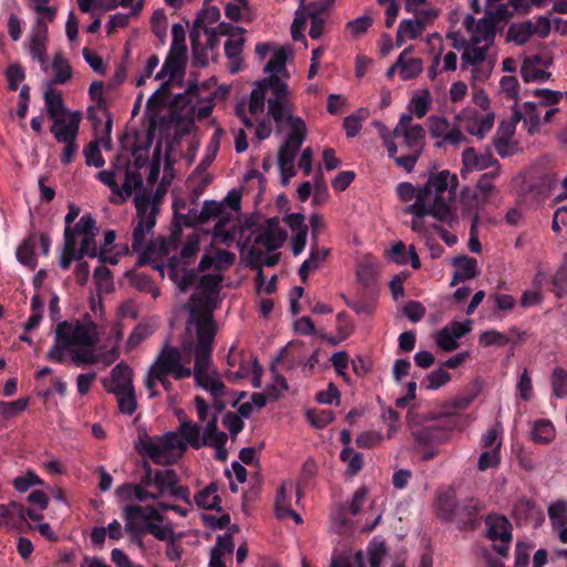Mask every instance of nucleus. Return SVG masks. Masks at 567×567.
I'll return each instance as SVG.
<instances>
[{
  "label": "nucleus",
  "mask_w": 567,
  "mask_h": 567,
  "mask_svg": "<svg viewBox=\"0 0 567 567\" xmlns=\"http://www.w3.org/2000/svg\"><path fill=\"white\" fill-rule=\"evenodd\" d=\"M96 323L86 313L82 320L61 321L54 330V341L45 354L53 363L63 364L66 353L76 367L95 364L99 358L92 348L99 342Z\"/></svg>",
  "instance_id": "obj_1"
},
{
  "label": "nucleus",
  "mask_w": 567,
  "mask_h": 567,
  "mask_svg": "<svg viewBox=\"0 0 567 567\" xmlns=\"http://www.w3.org/2000/svg\"><path fill=\"white\" fill-rule=\"evenodd\" d=\"M380 137L390 158L399 167L412 172L424 151L426 131L421 124L412 123L410 114H402L393 131L377 122Z\"/></svg>",
  "instance_id": "obj_2"
},
{
  "label": "nucleus",
  "mask_w": 567,
  "mask_h": 567,
  "mask_svg": "<svg viewBox=\"0 0 567 567\" xmlns=\"http://www.w3.org/2000/svg\"><path fill=\"white\" fill-rule=\"evenodd\" d=\"M179 433L194 450H199L203 446H209L216 450V457L220 461L227 458L228 452L226 443L228 436L225 432L218 431L217 419L213 416L206 423L203 435L200 436V426L190 420L182 421L179 425Z\"/></svg>",
  "instance_id": "obj_3"
},
{
  "label": "nucleus",
  "mask_w": 567,
  "mask_h": 567,
  "mask_svg": "<svg viewBox=\"0 0 567 567\" xmlns=\"http://www.w3.org/2000/svg\"><path fill=\"white\" fill-rule=\"evenodd\" d=\"M300 7L296 10L295 19L291 24V35H303L306 27L309 23V35H322L324 32H330L329 23V9L336 0H320L303 4L306 0H299Z\"/></svg>",
  "instance_id": "obj_4"
},
{
  "label": "nucleus",
  "mask_w": 567,
  "mask_h": 567,
  "mask_svg": "<svg viewBox=\"0 0 567 567\" xmlns=\"http://www.w3.org/2000/svg\"><path fill=\"white\" fill-rule=\"evenodd\" d=\"M443 419L436 424L412 429L411 434L417 447H437L447 443L455 430H462L458 419Z\"/></svg>",
  "instance_id": "obj_5"
},
{
  "label": "nucleus",
  "mask_w": 567,
  "mask_h": 567,
  "mask_svg": "<svg viewBox=\"0 0 567 567\" xmlns=\"http://www.w3.org/2000/svg\"><path fill=\"white\" fill-rule=\"evenodd\" d=\"M199 92H209L208 85L199 86L197 83H192L184 93L176 94L172 100V107L174 113L177 111H185V116H196L198 121H203L210 116L214 104L208 103L200 107L194 105V101L199 102Z\"/></svg>",
  "instance_id": "obj_6"
},
{
  "label": "nucleus",
  "mask_w": 567,
  "mask_h": 567,
  "mask_svg": "<svg viewBox=\"0 0 567 567\" xmlns=\"http://www.w3.org/2000/svg\"><path fill=\"white\" fill-rule=\"evenodd\" d=\"M482 388L480 382L476 380L471 383L465 393L457 395L456 398L445 402L442 405V411L440 413L430 412L424 415V420L427 421H440L441 417L445 419H458L460 424L463 426L464 417L458 416V412L466 410L474 400L478 396Z\"/></svg>",
  "instance_id": "obj_7"
},
{
  "label": "nucleus",
  "mask_w": 567,
  "mask_h": 567,
  "mask_svg": "<svg viewBox=\"0 0 567 567\" xmlns=\"http://www.w3.org/2000/svg\"><path fill=\"white\" fill-rule=\"evenodd\" d=\"M81 121L82 113L75 111L70 114V120L66 125L63 127H56V131L50 130L56 142L64 144V148L60 157L64 165L70 164L79 151L78 136Z\"/></svg>",
  "instance_id": "obj_8"
},
{
  "label": "nucleus",
  "mask_w": 567,
  "mask_h": 567,
  "mask_svg": "<svg viewBox=\"0 0 567 567\" xmlns=\"http://www.w3.org/2000/svg\"><path fill=\"white\" fill-rule=\"evenodd\" d=\"M529 0H485V9L499 23H505L516 13L529 10Z\"/></svg>",
  "instance_id": "obj_9"
},
{
  "label": "nucleus",
  "mask_w": 567,
  "mask_h": 567,
  "mask_svg": "<svg viewBox=\"0 0 567 567\" xmlns=\"http://www.w3.org/2000/svg\"><path fill=\"white\" fill-rule=\"evenodd\" d=\"M481 509L482 505L478 499L465 498L460 502L452 522L460 530H475L481 525Z\"/></svg>",
  "instance_id": "obj_10"
},
{
  "label": "nucleus",
  "mask_w": 567,
  "mask_h": 567,
  "mask_svg": "<svg viewBox=\"0 0 567 567\" xmlns=\"http://www.w3.org/2000/svg\"><path fill=\"white\" fill-rule=\"evenodd\" d=\"M192 316L197 317V342L194 350L213 352V342L216 334V329L213 321L212 310L206 308L202 313H199L197 309H193Z\"/></svg>",
  "instance_id": "obj_11"
},
{
  "label": "nucleus",
  "mask_w": 567,
  "mask_h": 567,
  "mask_svg": "<svg viewBox=\"0 0 567 567\" xmlns=\"http://www.w3.org/2000/svg\"><path fill=\"white\" fill-rule=\"evenodd\" d=\"M43 99L48 116L53 122L50 130L56 131V127H63L66 125L72 112L65 107L62 93L55 89L48 87L44 92Z\"/></svg>",
  "instance_id": "obj_12"
},
{
  "label": "nucleus",
  "mask_w": 567,
  "mask_h": 567,
  "mask_svg": "<svg viewBox=\"0 0 567 567\" xmlns=\"http://www.w3.org/2000/svg\"><path fill=\"white\" fill-rule=\"evenodd\" d=\"M452 39L455 41L462 40V43L465 44L462 53V63L476 66L487 58V51L493 47L495 38H470L468 43L465 42V38Z\"/></svg>",
  "instance_id": "obj_13"
},
{
  "label": "nucleus",
  "mask_w": 567,
  "mask_h": 567,
  "mask_svg": "<svg viewBox=\"0 0 567 567\" xmlns=\"http://www.w3.org/2000/svg\"><path fill=\"white\" fill-rule=\"evenodd\" d=\"M175 471L172 468L167 470H153L147 461L142 464V474L138 477V485H143L145 488L154 486L156 487L155 494L163 496V485L174 484Z\"/></svg>",
  "instance_id": "obj_14"
},
{
  "label": "nucleus",
  "mask_w": 567,
  "mask_h": 567,
  "mask_svg": "<svg viewBox=\"0 0 567 567\" xmlns=\"http://www.w3.org/2000/svg\"><path fill=\"white\" fill-rule=\"evenodd\" d=\"M413 13V18L401 21L396 35H420L439 16L436 9H425Z\"/></svg>",
  "instance_id": "obj_15"
},
{
  "label": "nucleus",
  "mask_w": 567,
  "mask_h": 567,
  "mask_svg": "<svg viewBox=\"0 0 567 567\" xmlns=\"http://www.w3.org/2000/svg\"><path fill=\"white\" fill-rule=\"evenodd\" d=\"M388 555L385 540L374 537L367 546V555L359 550L354 554V564L357 567H367L365 558L368 557L370 567H382V561Z\"/></svg>",
  "instance_id": "obj_16"
},
{
  "label": "nucleus",
  "mask_w": 567,
  "mask_h": 567,
  "mask_svg": "<svg viewBox=\"0 0 567 567\" xmlns=\"http://www.w3.org/2000/svg\"><path fill=\"white\" fill-rule=\"evenodd\" d=\"M465 30L472 35H496L498 23L485 9L484 16L476 19L473 14H466L463 19Z\"/></svg>",
  "instance_id": "obj_17"
},
{
  "label": "nucleus",
  "mask_w": 567,
  "mask_h": 567,
  "mask_svg": "<svg viewBox=\"0 0 567 567\" xmlns=\"http://www.w3.org/2000/svg\"><path fill=\"white\" fill-rule=\"evenodd\" d=\"M134 202L138 218L137 225H142L147 231H152L156 225V216L158 214L156 204L152 203L151 196L145 193L136 195Z\"/></svg>",
  "instance_id": "obj_18"
},
{
  "label": "nucleus",
  "mask_w": 567,
  "mask_h": 567,
  "mask_svg": "<svg viewBox=\"0 0 567 567\" xmlns=\"http://www.w3.org/2000/svg\"><path fill=\"white\" fill-rule=\"evenodd\" d=\"M426 183L436 194L435 196H443V193L446 190L451 198L456 196V189L458 186L457 176L455 174H451L447 169L431 174Z\"/></svg>",
  "instance_id": "obj_19"
},
{
  "label": "nucleus",
  "mask_w": 567,
  "mask_h": 567,
  "mask_svg": "<svg viewBox=\"0 0 567 567\" xmlns=\"http://www.w3.org/2000/svg\"><path fill=\"white\" fill-rule=\"evenodd\" d=\"M115 169L123 168L125 171L124 183L121 187L122 198L130 197L135 189H140L143 185L142 175L138 172H132L130 168V161L125 157L117 156L112 162Z\"/></svg>",
  "instance_id": "obj_20"
},
{
  "label": "nucleus",
  "mask_w": 567,
  "mask_h": 567,
  "mask_svg": "<svg viewBox=\"0 0 567 567\" xmlns=\"http://www.w3.org/2000/svg\"><path fill=\"white\" fill-rule=\"evenodd\" d=\"M89 95L90 99L96 103V107L106 113L107 120L103 128L104 137L102 138V142L105 143L106 147H109L111 144L112 117L107 113V102L104 96V83L102 81L92 82L89 89Z\"/></svg>",
  "instance_id": "obj_21"
},
{
  "label": "nucleus",
  "mask_w": 567,
  "mask_h": 567,
  "mask_svg": "<svg viewBox=\"0 0 567 567\" xmlns=\"http://www.w3.org/2000/svg\"><path fill=\"white\" fill-rule=\"evenodd\" d=\"M181 359L178 349L165 347L150 368L147 374H171Z\"/></svg>",
  "instance_id": "obj_22"
},
{
  "label": "nucleus",
  "mask_w": 567,
  "mask_h": 567,
  "mask_svg": "<svg viewBox=\"0 0 567 567\" xmlns=\"http://www.w3.org/2000/svg\"><path fill=\"white\" fill-rule=\"evenodd\" d=\"M38 243V234L31 233L25 237L22 243L17 247L16 257L17 260L29 268L34 270L38 266V259L35 255V246Z\"/></svg>",
  "instance_id": "obj_23"
},
{
  "label": "nucleus",
  "mask_w": 567,
  "mask_h": 567,
  "mask_svg": "<svg viewBox=\"0 0 567 567\" xmlns=\"http://www.w3.org/2000/svg\"><path fill=\"white\" fill-rule=\"evenodd\" d=\"M22 513V504L16 501L0 504V527L9 530H20Z\"/></svg>",
  "instance_id": "obj_24"
},
{
  "label": "nucleus",
  "mask_w": 567,
  "mask_h": 567,
  "mask_svg": "<svg viewBox=\"0 0 567 567\" xmlns=\"http://www.w3.org/2000/svg\"><path fill=\"white\" fill-rule=\"evenodd\" d=\"M458 504L454 491L439 493L435 502L437 518L447 523L452 522Z\"/></svg>",
  "instance_id": "obj_25"
},
{
  "label": "nucleus",
  "mask_w": 567,
  "mask_h": 567,
  "mask_svg": "<svg viewBox=\"0 0 567 567\" xmlns=\"http://www.w3.org/2000/svg\"><path fill=\"white\" fill-rule=\"evenodd\" d=\"M292 107L289 99L268 100V115L275 121L277 132H281L289 115H293Z\"/></svg>",
  "instance_id": "obj_26"
},
{
  "label": "nucleus",
  "mask_w": 567,
  "mask_h": 567,
  "mask_svg": "<svg viewBox=\"0 0 567 567\" xmlns=\"http://www.w3.org/2000/svg\"><path fill=\"white\" fill-rule=\"evenodd\" d=\"M403 80L416 78L422 72V61L412 56V48L404 49L396 60Z\"/></svg>",
  "instance_id": "obj_27"
},
{
  "label": "nucleus",
  "mask_w": 567,
  "mask_h": 567,
  "mask_svg": "<svg viewBox=\"0 0 567 567\" xmlns=\"http://www.w3.org/2000/svg\"><path fill=\"white\" fill-rule=\"evenodd\" d=\"M488 525L487 536L491 540H501L502 543H509L512 540L511 524L504 516L486 517Z\"/></svg>",
  "instance_id": "obj_28"
},
{
  "label": "nucleus",
  "mask_w": 567,
  "mask_h": 567,
  "mask_svg": "<svg viewBox=\"0 0 567 567\" xmlns=\"http://www.w3.org/2000/svg\"><path fill=\"white\" fill-rule=\"evenodd\" d=\"M248 258H249L250 267L258 269L257 286L260 287L261 285H264V281H265V277H264L260 266L261 265H265L267 267L276 266L279 261V255L278 254L265 255L261 249L257 248L256 246H252L248 251Z\"/></svg>",
  "instance_id": "obj_29"
},
{
  "label": "nucleus",
  "mask_w": 567,
  "mask_h": 567,
  "mask_svg": "<svg viewBox=\"0 0 567 567\" xmlns=\"http://www.w3.org/2000/svg\"><path fill=\"white\" fill-rule=\"evenodd\" d=\"M287 238L284 229H259L255 237V245H260L270 252L280 248Z\"/></svg>",
  "instance_id": "obj_30"
},
{
  "label": "nucleus",
  "mask_w": 567,
  "mask_h": 567,
  "mask_svg": "<svg viewBox=\"0 0 567 567\" xmlns=\"http://www.w3.org/2000/svg\"><path fill=\"white\" fill-rule=\"evenodd\" d=\"M217 492L218 484L212 482L195 495L194 501L199 508L221 512V498L217 495Z\"/></svg>",
  "instance_id": "obj_31"
},
{
  "label": "nucleus",
  "mask_w": 567,
  "mask_h": 567,
  "mask_svg": "<svg viewBox=\"0 0 567 567\" xmlns=\"http://www.w3.org/2000/svg\"><path fill=\"white\" fill-rule=\"evenodd\" d=\"M288 353V346L279 351L278 357L275 359L270 367V371L274 374V383L267 386V395L274 400H278L284 391L288 390V383L284 375L279 374L276 370L275 364L284 361Z\"/></svg>",
  "instance_id": "obj_32"
},
{
  "label": "nucleus",
  "mask_w": 567,
  "mask_h": 567,
  "mask_svg": "<svg viewBox=\"0 0 567 567\" xmlns=\"http://www.w3.org/2000/svg\"><path fill=\"white\" fill-rule=\"evenodd\" d=\"M258 84L265 89L266 94L271 92L272 96L268 100H282L290 96L288 84L278 74H269V76L259 81Z\"/></svg>",
  "instance_id": "obj_33"
},
{
  "label": "nucleus",
  "mask_w": 567,
  "mask_h": 567,
  "mask_svg": "<svg viewBox=\"0 0 567 567\" xmlns=\"http://www.w3.org/2000/svg\"><path fill=\"white\" fill-rule=\"evenodd\" d=\"M454 265L456 266L457 270L453 276V280L451 282L452 286L458 284L460 281L472 279L477 275V262L474 258L467 256L455 257Z\"/></svg>",
  "instance_id": "obj_34"
},
{
  "label": "nucleus",
  "mask_w": 567,
  "mask_h": 567,
  "mask_svg": "<svg viewBox=\"0 0 567 567\" xmlns=\"http://www.w3.org/2000/svg\"><path fill=\"white\" fill-rule=\"evenodd\" d=\"M549 20L545 17H539L537 25L533 21H523L511 25L507 35H537V29L540 28L543 33L549 32Z\"/></svg>",
  "instance_id": "obj_35"
},
{
  "label": "nucleus",
  "mask_w": 567,
  "mask_h": 567,
  "mask_svg": "<svg viewBox=\"0 0 567 567\" xmlns=\"http://www.w3.org/2000/svg\"><path fill=\"white\" fill-rule=\"evenodd\" d=\"M286 124L290 126V132L285 144L293 146L295 150H300L307 136V126L305 121L299 116L289 115Z\"/></svg>",
  "instance_id": "obj_36"
},
{
  "label": "nucleus",
  "mask_w": 567,
  "mask_h": 567,
  "mask_svg": "<svg viewBox=\"0 0 567 567\" xmlns=\"http://www.w3.org/2000/svg\"><path fill=\"white\" fill-rule=\"evenodd\" d=\"M136 449L140 454L148 456L156 464H163L168 456L163 444H159L147 436L140 439Z\"/></svg>",
  "instance_id": "obj_37"
},
{
  "label": "nucleus",
  "mask_w": 567,
  "mask_h": 567,
  "mask_svg": "<svg viewBox=\"0 0 567 567\" xmlns=\"http://www.w3.org/2000/svg\"><path fill=\"white\" fill-rule=\"evenodd\" d=\"M289 55H292V50L288 47H275L274 53L264 71L269 74H279L286 72V63Z\"/></svg>",
  "instance_id": "obj_38"
},
{
  "label": "nucleus",
  "mask_w": 567,
  "mask_h": 567,
  "mask_svg": "<svg viewBox=\"0 0 567 567\" xmlns=\"http://www.w3.org/2000/svg\"><path fill=\"white\" fill-rule=\"evenodd\" d=\"M109 392L116 396L121 413L132 415L136 411L137 402L134 386L125 385L121 390H109Z\"/></svg>",
  "instance_id": "obj_39"
},
{
  "label": "nucleus",
  "mask_w": 567,
  "mask_h": 567,
  "mask_svg": "<svg viewBox=\"0 0 567 567\" xmlns=\"http://www.w3.org/2000/svg\"><path fill=\"white\" fill-rule=\"evenodd\" d=\"M185 68L186 63L181 64L179 66V59L167 54L159 73L156 75V79H162L168 75L171 81L177 82L178 86L182 87L183 78L185 75Z\"/></svg>",
  "instance_id": "obj_40"
},
{
  "label": "nucleus",
  "mask_w": 567,
  "mask_h": 567,
  "mask_svg": "<svg viewBox=\"0 0 567 567\" xmlns=\"http://www.w3.org/2000/svg\"><path fill=\"white\" fill-rule=\"evenodd\" d=\"M125 519H143L163 522L164 516L154 506L127 505L124 508Z\"/></svg>",
  "instance_id": "obj_41"
},
{
  "label": "nucleus",
  "mask_w": 567,
  "mask_h": 567,
  "mask_svg": "<svg viewBox=\"0 0 567 567\" xmlns=\"http://www.w3.org/2000/svg\"><path fill=\"white\" fill-rule=\"evenodd\" d=\"M192 47H193V63L196 66L203 68L208 63V54L207 50H213L219 43V38H206L205 45L207 48H202L203 42L202 38H190Z\"/></svg>",
  "instance_id": "obj_42"
},
{
  "label": "nucleus",
  "mask_w": 567,
  "mask_h": 567,
  "mask_svg": "<svg viewBox=\"0 0 567 567\" xmlns=\"http://www.w3.org/2000/svg\"><path fill=\"white\" fill-rule=\"evenodd\" d=\"M430 215L441 223L452 226L456 221V216L450 204L443 196H435L431 205Z\"/></svg>",
  "instance_id": "obj_43"
},
{
  "label": "nucleus",
  "mask_w": 567,
  "mask_h": 567,
  "mask_svg": "<svg viewBox=\"0 0 567 567\" xmlns=\"http://www.w3.org/2000/svg\"><path fill=\"white\" fill-rule=\"evenodd\" d=\"M235 3H227L225 16L231 21H250L252 11L248 0H234Z\"/></svg>",
  "instance_id": "obj_44"
},
{
  "label": "nucleus",
  "mask_w": 567,
  "mask_h": 567,
  "mask_svg": "<svg viewBox=\"0 0 567 567\" xmlns=\"http://www.w3.org/2000/svg\"><path fill=\"white\" fill-rule=\"evenodd\" d=\"M113 385L109 390H121L123 386H134L132 380V370L125 362L117 363L111 371Z\"/></svg>",
  "instance_id": "obj_45"
},
{
  "label": "nucleus",
  "mask_w": 567,
  "mask_h": 567,
  "mask_svg": "<svg viewBox=\"0 0 567 567\" xmlns=\"http://www.w3.org/2000/svg\"><path fill=\"white\" fill-rule=\"evenodd\" d=\"M340 460L347 463L346 474L353 477L363 468V455L354 452L351 447H344L340 453Z\"/></svg>",
  "instance_id": "obj_46"
},
{
  "label": "nucleus",
  "mask_w": 567,
  "mask_h": 567,
  "mask_svg": "<svg viewBox=\"0 0 567 567\" xmlns=\"http://www.w3.org/2000/svg\"><path fill=\"white\" fill-rule=\"evenodd\" d=\"M555 437V429L548 420L535 421L532 430V440L538 444H547Z\"/></svg>",
  "instance_id": "obj_47"
},
{
  "label": "nucleus",
  "mask_w": 567,
  "mask_h": 567,
  "mask_svg": "<svg viewBox=\"0 0 567 567\" xmlns=\"http://www.w3.org/2000/svg\"><path fill=\"white\" fill-rule=\"evenodd\" d=\"M495 193V186L493 183H489L483 178L480 177L475 190L473 193V207H475L476 210L482 208L484 205H486L492 195Z\"/></svg>",
  "instance_id": "obj_48"
},
{
  "label": "nucleus",
  "mask_w": 567,
  "mask_h": 567,
  "mask_svg": "<svg viewBox=\"0 0 567 567\" xmlns=\"http://www.w3.org/2000/svg\"><path fill=\"white\" fill-rule=\"evenodd\" d=\"M231 221V215L226 214V216H221L214 228V237L218 239L221 244L229 245L235 240L236 236V226L233 225L231 228H227L228 224Z\"/></svg>",
  "instance_id": "obj_49"
},
{
  "label": "nucleus",
  "mask_w": 567,
  "mask_h": 567,
  "mask_svg": "<svg viewBox=\"0 0 567 567\" xmlns=\"http://www.w3.org/2000/svg\"><path fill=\"white\" fill-rule=\"evenodd\" d=\"M515 124L503 121L497 130V138L495 141V147L497 151V154L501 157H506L508 155V152L506 151V147L508 145L509 140L515 133Z\"/></svg>",
  "instance_id": "obj_50"
},
{
  "label": "nucleus",
  "mask_w": 567,
  "mask_h": 567,
  "mask_svg": "<svg viewBox=\"0 0 567 567\" xmlns=\"http://www.w3.org/2000/svg\"><path fill=\"white\" fill-rule=\"evenodd\" d=\"M549 291L554 293L557 299H563L567 296V266L561 265L549 279Z\"/></svg>",
  "instance_id": "obj_51"
},
{
  "label": "nucleus",
  "mask_w": 567,
  "mask_h": 567,
  "mask_svg": "<svg viewBox=\"0 0 567 567\" xmlns=\"http://www.w3.org/2000/svg\"><path fill=\"white\" fill-rule=\"evenodd\" d=\"M219 19V11L216 8H210L207 10L202 11L196 21L194 30L192 31L190 35H198L200 32V27L203 25V31L205 35H217L214 30L208 29L206 23H214Z\"/></svg>",
  "instance_id": "obj_52"
},
{
  "label": "nucleus",
  "mask_w": 567,
  "mask_h": 567,
  "mask_svg": "<svg viewBox=\"0 0 567 567\" xmlns=\"http://www.w3.org/2000/svg\"><path fill=\"white\" fill-rule=\"evenodd\" d=\"M471 114L474 115V124L477 125V128H471L470 125H466V131L471 135L484 137L494 125V114L487 113L485 115H480L477 111H471Z\"/></svg>",
  "instance_id": "obj_53"
},
{
  "label": "nucleus",
  "mask_w": 567,
  "mask_h": 567,
  "mask_svg": "<svg viewBox=\"0 0 567 567\" xmlns=\"http://www.w3.org/2000/svg\"><path fill=\"white\" fill-rule=\"evenodd\" d=\"M225 207L223 204L217 203L215 200H205L202 209L197 214V221L200 224H206L213 218H220L221 216H226Z\"/></svg>",
  "instance_id": "obj_54"
},
{
  "label": "nucleus",
  "mask_w": 567,
  "mask_h": 567,
  "mask_svg": "<svg viewBox=\"0 0 567 567\" xmlns=\"http://www.w3.org/2000/svg\"><path fill=\"white\" fill-rule=\"evenodd\" d=\"M431 106V96L429 91H424L422 94L412 97L409 103V113L412 117L415 115L417 118H422L426 115Z\"/></svg>",
  "instance_id": "obj_55"
},
{
  "label": "nucleus",
  "mask_w": 567,
  "mask_h": 567,
  "mask_svg": "<svg viewBox=\"0 0 567 567\" xmlns=\"http://www.w3.org/2000/svg\"><path fill=\"white\" fill-rule=\"evenodd\" d=\"M53 83L55 84H64L72 76V70L69 62L61 55L55 54L53 59Z\"/></svg>",
  "instance_id": "obj_56"
},
{
  "label": "nucleus",
  "mask_w": 567,
  "mask_h": 567,
  "mask_svg": "<svg viewBox=\"0 0 567 567\" xmlns=\"http://www.w3.org/2000/svg\"><path fill=\"white\" fill-rule=\"evenodd\" d=\"M34 13L35 25L33 28V35H47L49 32L48 24L54 20L56 10L53 7H49Z\"/></svg>",
  "instance_id": "obj_57"
},
{
  "label": "nucleus",
  "mask_w": 567,
  "mask_h": 567,
  "mask_svg": "<svg viewBox=\"0 0 567 567\" xmlns=\"http://www.w3.org/2000/svg\"><path fill=\"white\" fill-rule=\"evenodd\" d=\"M93 279L99 292L109 293L114 288L112 272L106 266L96 267L94 269Z\"/></svg>",
  "instance_id": "obj_58"
},
{
  "label": "nucleus",
  "mask_w": 567,
  "mask_h": 567,
  "mask_svg": "<svg viewBox=\"0 0 567 567\" xmlns=\"http://www.w3.org/2000/svg\"><path fill=\"white\" fill-rule=\"evenodd\" d=\"M520 75L524 82H545L550 78V73L542 70L539 66L532 65L529 61H523Z\"/></svg>",
  "instance_id": "obj_59"
},
{
  "label": "nucleus",
  "mask_w": 567,
  "mask_h": 567,
  "mask_svg": "<svg viewBox=\"0 0 567 567\" xmlns=\"http://www.w3.org/2000/svg\"><path fill=\"white\" fill-rule=\"evenodd\" d=\"M293 484L291 482H284L280 488L277 492L276 501H275V512L278 519H285V513L288 512L290 507V501L287 496V489L291 492Z\"/></svg>",
  "instance_id": "obj_60"
},
{
  "label": "nucleus",
  "mask_w": 567,
  "mask_h": 567,
  "mask_svg": "<svg viewBox=\"0 0 567 567\" xmlns=\"http://www.w3.org/2000/svg\"><path fill=\"white\" fill-rule=\"evenodd\" d=\"M162 441V444L165 449L166 454L168 455L174 450H179L184 452L187 449V442L181 435L179 429L177 432H168L164 434L162 437H158Z\"/></svg>",
  "instance_id": "obj_61"
},
{
  "label": "nucleus",
  "mask_w": 567,
  "mask_h": 567,
  "mask_svg": "<svg viewBox=\"0 0 567 567\" xmlns=\"http://www.w3.org/2000/svg\"><path fill=\"white\" fill-rule=\"evenodd\" d=\"M551 388L553 394L556 398L567 396V371L563 368H555L551 373Z\"/></svg>",
  "instance_id": "obj_62"
},
{
  "label": "nucleus",
  "mask_w": 567,
  "mask_h": 567,
  "mask_svg": "<svg viewBox=\"0 0 567 567\" xmlns=\"http://www.w3.org/2000/svg\"><path fill=\"white\" fill-rule=\"evenodd\" d=\"M4 78L8 82L9 91H17L19 89V84L25 79V71L19 63L10 64L4 71Z\"/></svg>",
  "instance_id": "obj_63"
},
{
  "label": "nucleus",
  "mask_w": 567,
  "mask_h": 567,
  "mask_svg": "<svg viewBox=\"0 0 567 567\" xmlns=\"http://www.w3.org/2000/svg\"><path fill=\"white\" fill-rule=\"evenodd\" d=\"M96 229V220L93 218L91 214H84L75 224V226L73 228L71 227L72 236L76 240L79 236H82V238H84L85 236L90 235V233H93Z\"/></svg>",
  "instance_id": "obj_64"
}]
</instances>
